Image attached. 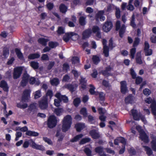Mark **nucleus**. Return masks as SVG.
Returning a JSON list of instances; mask_svg holds the SVG:
<instances>
[{"label": "nucleus", "mask_w": 156, "mask_h": 156, "mask_svg": "<svg viewBox=\"0 0 156 156\" xmlns=\"http://www.w3.org/2000/svg\"><path fill=\"white\" fill-rule=\"evenodd\" d=\"M144 147L145 151H146V153L147 155H151L152 154V151L150 147L146 146H144Z\"/></svg>", "instance_id": "nucleus-42"}, {"label": "nucleus", "mask_w": 156, "mask_h": 156, "mask_svg": "<svg viewBox=\"0 0 156 156\" xmlns=\"http://www.w3.org/2000/svg\"><path fill=\"white\" fill-rule=\"evenodd\" d=\"M64 87L69 89L72 92L74 91L77 87L76 85H73L71 84H68L65 85Z\"/></svg>", "instance_id": "nucleus-19"}, {"label": "nucleus", "mask_w": 156, "mask_h": 156, "mask_svg": "<svg viewBox=\"0 0 156 156\" xmlns=\"http://www.w3.org/2000/svg\"><path fill=\"white\" fill-rule=\"evenodd\" d=\"M83 136L82 134H80L76 135L74 136L73 138L70 140V142L72 143L76 142L79 141Z\"/></svg>", "instance_id": "nucleus-20"}, {"label": "nucleus", "mask_w": 156, "mask_h": 156, "mask_svg": "<svg viewBox=\"0 0 156 156\" xmlns=\"http://www.w3.org/2000/svg\"><path fill=\"white\" fill-rule=\"evenodd\" d=\"M125 145H123L122 146V148L119 150V154H123L125 151Z\"/></svg>", "instance_id": "nucleus-62"}, {"label": "nucleus", "mask_w": 156, "mask_h": 156, "mask_svg": "<svg viewBox=\"0 0 156 156\" xmlns=\"http://www.w3.org/2000/svg\"><path fill=\"white\" fill-rule=\"evenodd\" d=\"M15 51L18 58L20 59H22L23 58V56L22 53L20 52V50L16 48L15 49Z\"/></svg>", "instance_id": "nucleus-38"}, {"label": "nucleus", "mask_w": 156, "mask_h": 156, "mask_svg": "<svg viewBox=\"0 0 156 156\" xmlns=\"http://www.w3.org/2000/svg\"><path fill=\"white\" fill-rule=\"evenodd\" d=\"M54 99V105L56 107H59L60 106V103L62 100L65 101L67 102L68 101V98H57Z\"/></svg>", "instance_id": "nucleus-15"}, {"label": "nucleus", "mask_w": 156, "mask_h": 156, "mask_svg": "<svg viewBox=\"0 0 156 156\" xmlns=\"http://www.w3.org/2000/svg\"><path fill=\"white\" fill-rule=\"evenodd\" d=\"M92 59L94 63L95 64H97L100 61L99 57L97 55H94Z\"/></svg>", "instance_id": "nucleus-41"}, {"label": "nucleus", "mask_w": 156, "mask_h": 156, "mask_svg": "<svg viewBox=\"0 0 156 156\" xmlns=\"http://www.w3.org/2000/svg\"><path fill=\"white\" fill-rule=\"evenodd\" d=\"M143 79L140 77H137L136 78V83L137 84H140L142 81Z\"/></svg>", "instance_id": "nucleus-60"}, {"label": "nucleus", "mask_w": 156, "mask_h": 156, "mask_svg": "<svg viewBox=\"0 0 156 156\" xmlns=\"http://www.w3.org/2000/svg\"><path fill=\"white\" fill-rule=\"evenodd\" d=\"M30 78V77L29 75L27 73H25L23 75L22 79L28 82Z\"/></svg>", "instance_id": "nucleus-56"}, {"label": "nucleus", "mask_w": 156, "mask_h": 156, "mask_svg": "<svg viewBox=\"0 0 156 156\" xmlns=\"http://www.w3.org/2000/svg\"><path fill=\"white\" fill-rule=\"evenodd\" d=\"M34 98H40L41 96V91L40 90L36 91L34 94Z\"/></svg>", "instance_id": "nucleus-53"}, {"label": "nucleus", "mask_w": 156, "mask_h": 156, "mask_svg": "<svg viewBox=\"0 0 156 156\" xmlns=\"http://www.w3.org/2000/svg\"><path fill=\"white\" fill-rule=\"evenodd\" d=\"M58 45V44L56 42L50 41L48 43V45L50 48H55Z\"/></svg>", "instance_id": "nucleus-47"}, {"label": "nucleus", "mask_w": 156, "mask_h": 156, "mask_svg": "<svg viewBox=\"0 0 156 156\" xmlns=\"http://www.w3.org/2000/svg\"><path fill=\"white\" fill-rule=\"evenodd\" d=\"M151 146L153 151H156V137H154L151 142Z\"/></svg>", "instance_id": "nucleus-25"}, {"label": "nucleus", "mask_w": 156, "mask_h": 156, "mask_svg": "<svg viewBox=\"0 0 156 156\" xmlns=\"http://www.w3.org/2000/svg\"><path fill=\"white\" fill-rule=\"evenodd\" d=\"M89 86L90 87V88L89 90V92L92 95H97V93L94 90L95 89V87L92 84L90 85Z\"/></svg>", "instance_id": "nucleus-31"}, {"label": "nucleus", "mask_w": 156, "mask_h": 156, "mask_svg": "<svg viewBox=\"0 0 156 156\" xmlns=\"http://www.w3.org/2000/svg\"><path fill=\"white\" fill-rule=\"evenodd\" d=\"M22 69L20 67L15 68L14 69L13 73V78L16 79L19 78L22 73Z\"/></svg>", "instance_id": "nucleus-6"}, {"label": "nucleus", "mask_w": 156, "mask_h": 156, "mask_svg": "<svg viewBox=\"0 0 156 156\" xmlns=\"http://www.w3.org/2000/svg\"><path fill=\"white\" fill-rule=\"evenodd\" d=\"M72 73L73 74L75 77L77 78L80 74V73L78 72L76 70H73L72 71Z\"/></svg>", "instance_id": "nucleus-63"}, {"label": "nucleus", "mask_w": 156, "mask_h": 156, "mask_svg": "<svg viewBox=\"0 0 156 156\" xmlns=\"http://www.w3.org/2000/svg\"><path fill=\"white\" fill-rule=\"evenodd\" d=\"M115 46V44L113 43L112 39L111 38L109 41V45L108 46V52L109 50H112Z\"/></svg>", "instance_id": "nucleus-39"}, {"label": "nucleus", "mask_w": 156, "mask_h": 156, "mask_svg": "<svg viewBox=\"0 0 156 156\" xmlns=\"http://www.w3.org/2000/svg\"><path fill=\"white\" fill-rule=\"evenodd\" d=\"M136 63L139 64H142L143 62L141 58V53L140 52H138L136 57Z\"/></svg>", "instance_id": "nucleus-24"}, {"label": "nucleus", "mask_w": 156, "mask_h": 156, "mask_svg": "<svg viewBox=\"0 0 156 156\" xmlns=\"http://www.w3.org/2000/svg\"><path fill=\"white\" fill-rule=\"evenodd\" d=\"M86 16H81L79 18V23L81 26H84L86 24Z\"/></svg>", "instance_id": "nucleus-28"}, {"label": "nucleus", "mask_w": 156, "mask_h": 156, "mask_svg": "<svg viewBox=\"0 0 156 156\" xmlns=\"http://www.w3.org/2000/svg\"><path fill=\"white\" fill-rule=\"evenodd\" d=\"M43 140L46 142L49 145H52V142L51 140L46 137H43Z\"/></svg>", "instance_id": "nucleus-49"}, {"label": "nucleus", "mask_w": 156, "mask_h": 156, "mask_svg": "<svg viewBox=\"0 0 156 156\" xmlns=\"http://www.w3.org/2000/svg\"><path fill=\"white\" fill-rule=\"evenodd\" d=\"M145 54L146 55H150L152 54V51L151 49H147L144 50Z\"/></svg>", "instance_id": "nucleus-58"}, {"label": "nucleus", "mask_w": 156, "mask_h": 156, "mask_svg": "<svg viewBox=\"0 0 156 156\" xmlns=\"http://www.w3.org/2000/svg\"><path fill=\"white\" fill-rule=\"evenodd\" d=\"M80 113L81 115H82L84 118L87 117L88 114L86 108L85 107L82 108L80 110Z\"/></svg>", "instance_id": "nucleus-27"}, {"label": "nucleus", "mask_w": 156, "mask_h": 156, "mask_svg": "<svg viewBox=\"0 0 156 156\" xmlns=\"http://www.w3.org/2000/svg\"><path fill=\"white\" fill-rule=\"evenodd\" d=\"M91 139L89 138H83L80 141L79 144L80 145L86 143L90 142Z\"/></svg>", "instance_id": "nucleus-33"}, {"label": "nucleus", "mask_w": 156, "mask_h": 156, "mask_svg": "<svg viewBox=\"0 0 156 156\" xmlns=\"http://www.w3.org/2000/svg\"><path fill=\"white\" fill-rule=\"evenodd\" d=\"M81 79L80 80V84H81V88L84 89L86 88V81L85 78L82 77H81Z\"/></svg>", "instance_id": "nucleus-26"}, {"label": "nucleus", "mask_w": 156, "mask_h": 156, "mask_svg": "<svg viewBox=\"0 0 156 156\" xmlns=\"http://www.w3.org/2000/svg\"><path fill=\"white\" fill-rule=\"evenodd\" d=\"M104 12L103 11H99L96 14L95 16L96 20L97 21H98L100 19L101 21H104L105 19V17L103 16Z\"/></svg>", "instance_id": "nucleus-13"}, {"label": "nucleus", "mask_w": 156, "mask_h": 156, "mask_svg": "<svg viewBox=\"0 0 156 156\" xmlns=\"http://www.w3.org/2000/svg\"><path fill=\"white\" fill-rule=\"evenodd\" d=\"M72 62L73 64H77L79 62V59L77 57H75L73 58L72 59Z\"/></svg>", "instance_id": "nucleus-50"}, {"label": "nucleus", "mask_w": 156, "mask_h": 156, "mask_svg": "<svg viewBox=\"0 0 156 156\" xmlns=\"http://www.w3.org/2000/svg\"><path fill=\"white\" fill-rule=\"evenodd\" d=\"M9 53V49L7 47H4L3 50V55L5 58L7 57Z\"/></svg>", "instance_id": "nucleus-35"}, {"label": "nucleus", "mask_w": 156, "mask_h": 156, "mask_svg": "<svg viewBox=\"0 0 156 156\" xmlns=\"http://www.w3.org/2000/svg\"><path fill=\"white\" fill-rule=\"evenodd\" d=\"M116 138L119 143H121L122 144L126 143L125 139L124 137H118Z\"/></svg>", "instance_id": "nucleus-57"}, {"label": "nucleus", "mask_w": 156, "mask_h": 156, "mask_svg": "<svg viewBox=\"0 0 156 156\" xmlns=\"http://www.w3.org/2000/svg\"><path fill=\"white\" fill-rule=\"evenodd\" d=\"M140 137L144 143H148L149 142V137L145 132L141 133Z\"/></svg>", "instance_id": "nucleus-12"}, {"label": "nucleus", "mask_w": 156, "mask_h": 156, "mask_svg": "<svg viewBox=\"0 0 156 156\" xmlns=\"http://www.w3.org/2000/svg\"><path fill=\"white\" fill-rule=\"evenodd\" d=\"M53 95L52 91L50 90H48L46 94V97H49V98H51L53 96Z\"/></svg>", "instance_id": "nucleus-51"}, {"label": "nucleus", "mask_w": 156, "mask_h": 156, "mask_svg": "<svg viewBox=\"0 0 156 156\" xmlns=\"http://www.w3.org/2000/svg\"><path fill=\"white\" fill-rule=\"evenodd\" d=\"M80 98H75L73 101L74 105L76 107H77L81 102Z\"/></svg>", "instance_id": "nucleus-46"}, {"label": "nucleus", "mask_w": 156, "mask_h": 156, "mask_svg": "<svg viewBox=\"0 0 156 156\" xmlns=\"http://www.w3.org/2000/svg\"><path fill=\"white\" fill-rule=\"evenodd\" d=\"M57 32L60 34H64V28L62 27H58Z\"/></svg>", "instance_id": "nucleus-52"}, {"label": "nucleus", "mask_w": 156, "mask_h": 156, "mask_svg": "<svg viewBox=\"0 0 156 156\" xmlns=\"http://www.w3.org/2000/svg\"><path fill=\"white\" fill-rule=\"evenodd\" d=\"M92 32L94 33H96V37L99 38H101V35L100 32V30L99 27L97 26H94L93 27L92 30Z\"/></svg>", "instance_id": "nucleus-14"}, {"label": "nucleus", "mask_w": 156, "mask_h": 156, "mask_svg": "<svg viewBox=\"0 0 156 156\" xmlns=\"http://www.w3.org/2000/svg\"><path fill=\"white\" fill-rule=\"evenodd\" d=\"M95 152L98 153L101 156H106V154L103 152V148L101 146L97 147L95 149Z\"/></svg>", "instance_id": "nucleus-16"}, {"label": "nucleus", "mask_w": 156, "mask_h": 156, "mask_svg": "<svg viewBox=\"0 0 156 156\" xmlns=\"http://www.w3.org/2000/svg\"><path fill=\"white\" fill-rule=\"evenodd\" d=\"M69 66L67 63H65L63 65V69L64 71H67L68 69H69Z\"/></svg>", "instance_id": "nucleus-61"}, {"label": "nucleus", "mask_w": 156, "mask_h": 156, "mask_svg": "<svg viewBox=\"0 0 156 156\" xmlns=\"http://www.w3.org/2000/svg\"><path fill=\"white\" fill-rule=\"evenodd\" d=\"M75 127L77 132H80L85 127L84 124L79 123L75 124Z\"/></svg>", "instance_id": "nucleus-17"}, {"label": "nucleus", "mask_w": 156, "mask_h": 156, "mask_svg": "<svg viewBox=\"0 0 156 156\" xmlns=\"http://www.w3.org/2000/svg\"><path fill=\"white\" fill-rule=\"evenodd\" d=\"M151 108L152 114L156 112V102L155 101H153L151 104Z\"/></svg>", "instance_id": "nucleus-29"}, {"label": "nucleus", "mask_w": 156, "mask_h": 156, "mask_svg": "<svg viewBox=\"0 0 156 156\" xmlns=\"http://www.w3.org/2000/svg\"><path fill=\"white\" fill-rule=\"evenodd\" d=\"M40 55L37 53L31 54L28 56V58L30 59H33L39 57Z\"/></svg>", "instance_id": "nucleus-43"}, {"label": "nucleus", "mask_w": 156, "mask_h": 156, "mask_svg": "<svg viewBox=\"0 0 156 156\" xmlns=\"http://www.w3.org/2000/svg\"><path fill=\"white\" fill-rule=\"evenodd\" d=\"M0 87L3 88L4 91H8V87L6 82L5 81L2 80L1 81Z\"/></svg>", "instance_id": "nucleus-22"}, {"label": "nucleus", "mask_w": 156, "mask_h": 156, "mask_svg": "<svg viewBox=\"0 0 156 156\" xmlns=\"http://www.w3.org/2000/svg\"><path fill=\"white\" fill-rule=\"evenodd\" d=\"M30 90L26 89L24 91L22 98H29L30 96Z\"/></svg>", "instance_id": "nucleus-36"}, {"label": "nucleus", "mask_w": 156, "mask_h": 156, "mask_svg": "<svg viewBox=\"0 0 156 156\" xmlns=\"http://www.w3.org/2000/svg\"><path fill=\"white\" fill-rule=\"evenodd\" d=\"M135 17L134 14H133L132 16L130 21V25L133 28L136 27V24L135 23Z\"/></svg>", "instance_id": "nucleus-40"}, {"label": "nucleus", "mask_w": 156, "mask_h": 156, "mask_svg": "<svg viewBox=\"0 0 156 156\" xmlns=\"http://www.w3.org/2000/svg\"><path fill=\"white\" fill-rule=\"evenodd\" d=\"M30 64V66L35 69H38L39 66L38 63L35 61L31 62Z\"/></svg>", "instance_id": "nucleus-32"}, {"label": "nucleus", "mask_w": 156, "mask_h": 156, "mask_svg": "<svg viewBox=\"0 0 156 156\" xmlns=\"http://www.w3.org/2000/svg\"><path fill=\"white\" fill-rule=\"evenodd\" d=\"M50 83L52 85L57 86L59 83L58 79L54 78L50 80Z\"/></svg>", "instance_id": "nucleus-34"}, {"label": "nucleus", "mask_w": 156, "mask_h": 156, "mask_svg": "<svg viewBox=\"0 0 156 156\" xmlns=\"http://www.w3.org/2000/svg\"><path fill=\"white\" fill-rule=\"evenodd\" d=\"M144 94L147 96L150 94L151 93V91L148 89H145L143 90Z\"/></svg>", "instance_id": "nucleus-59"}, {"label": "nucleus", "mask_w": 156, "mask_h": 156, "mask_svg": "<svg viewBox=\"0 0 156 156\" xmlns=\"http://www.w3.org/2000/svg\"><path fill=\"white\" fill-rule=\"evenodd\" d=\"M84 151L87 156H92L91 151L88 147L85 148Z\"/></svg>", "instance_id": "nucleus-45"}, {"label": "nucleus", "mask_w": 156, "mask_h": 156, "mask_svg": "<svg viewBox=\"0 0 156 156\" xmlns=\"http://www.w3.org/2000/svg\"><path fill=\"white\" fill-rule=\"evenodd\" d=\"M31 144L30 145V146L33 149L41 151L45 150V147L43 145L36 144L35 142L32 140H31Z\"/></svg>", "instance_id": "nucleus-7"}, {"label": "nucleus", "mask_w": 156, "mask_h": 156, "mask_svg": "<svg viewBox=\"0 0 156 156\" xmlns=\"http://www.w3.org/2000/svg\"><path fill=\"white\" fill-rule=\"evenodd\" d=\"M36 104H37L35 103H33L30 104L28 106V110L30 111L31 112L33 111L34 114L35 113V110L37 108Z\"/></svg>", "instance_id": "nucleus-18"}, {"label": "nucleus", "mask_w": 156, "mask_h": 156, "mask_svg": "<svg viewBox=\"0 0 156 156\" xmlns=\"http://www.w3.org/2000/svg\"><path fill=\"white\" fill-rule=\"evenodd\" d=\"M140 42L139 39L138 37L135 38V40L133 43V47L136 46Z\"/></svg>", "instance_id": "nucleus-64"}, {"label": "nucleus", "mask_w": 156, "mask_h": 156, "mask_svg": "<svg viewBox=\"0 0 156 156\" xmlns=\"http://www.w3.org/2000/svg\"><path fill=\"white\" fill-rule=\"evenodd\" d=\"M131 112L134 119L136 120H139V117L138 115L137 110L133 109L131 110Z\"/></svg>", "instance_id": "nucleus-21"}, {"label": "nucleus", "mask_w": 156, "mask_h": 156, "mask_svg": "<svg viewBox=\"0 0 156 156\" xmlns=\"http://www.w3.org/2000/svg\"><path fill=\"white\" fill-rule=\"evenodd\" d=\"M125 29L126 27L125 25L124 24L122 25L119 31V36L121 37H122L123 35L125 32Z\"/></svg>", "instance_id": "nucleus-37"}, {"label": "nucleus", "mask_w": 156, "mask_h": 156, "mask_svg": "<svg viewBox=\"0 0 156 156\" xmlns=\"http://www.w3.org/2000/svg\"><path fill=\"white\" fill-rule=\"evenodd\" d=\"M49 40L44 38H39L38 40V42L43 46H45L47 44V42L49 41Z\"/></svg>", "instance_id": "nucleus-23"}, {"label": "nucleus", "mask_w": 156, "mask_h": 156, "mask_svg": "<svg viewBox=\"0 0 156 156\" xmlns=\"http://www.w3.org/2000/svg\"><path fill=\"white\" fill-rule=\"evenodd\" d=\"M61 12L63 13H65L67 11V7L63 4H61L59 7Z\"/></svg>", "instance_id": "nucleus-30"}, {"label": "nucleus", "mask_w": 156, "mask_h": 156, "mask_svg": "<svg viewBox=\"0 0 156 156\" xmlns=\"http://www.w3.org/2000/svg\"><path fill=\"white\" fill-rule=\"evenodd\" d=\"M120 83L121 91L123 94H125L128 91L126 83V81H121Z\"/></svg>", "instance_id": "nucleus-8"}, {"label": "nucleus", "mask_w": 156, "mask_h": 156, "mask_svg": "<svg viewBox=\"0 0 156 156\" xmlns=\"http://www.w3.org/2000/svg\"><path fill=\"white\" fill-rule=\"evenodd\" d=\"M89 134L93 139H98L100 137L99 133L95 129L91 130L89 132Z\"/></svg>", "instance_id": "nucleus-11"}, {"label": "nucleus", "mask_w": 156, "mask_h": 156, "mask_svg": "<svg viewBox=\"0 0 156 156\" xmlns=\"http://www.w3.org/2000/svg\"><path fill=\"white\" fill-rule=\"evenodd\" d=\"M79 37L78 35L74 32H70L66 34L63 37V39L65 42H68L70 38L73 40L77 39Z\"/></svg>", "instance_id": "nucleus-3"}, {"label": "nucleus", "mask_w": 156, "mask_h": 156, "mask_svg": "<svg viewBox=\"0 0 156 156\" xmlns=\"http://www.w3.org/2000/svg\"><path fill=\"white\" fill-rule=\"evenodd\" d=\"M72 119L71 115H67L64 117L62 128L63 132H66L70 129L72 124Z\"/></svg>", "instance_id": "nucleus-1"}, {"label": "nucleus", "mask_w": 156, "mask_h": 156, "mask_svg": "<svg viewBox=\"0 0 156 156\" xmlns=\"http://www.w3.org/2000/svg\"><path fill=\"white\" fill-rule=\"evenodd\" d=\"M48 98H42L38 101V105L40 108L41 110H45L48 107Z\"/></svg>", "instance_id": "nucleus-4"}, {"label": "nucleus", "mask_w": 156, "mask_h": 156, "mask_svg": "<svg viewBox=\"0 0 156 156\" xmlns=\"http://www.w3.org/2000/svg\"><path fill=\"white\" fill-rule=\"evenodd\" d=\"M57 120L56 117L52 115L49 116L47 120V126L50 129L55 127L57 124Z\"/></svg>", "instance_id": "nucleus-2"}, {"label": "nucleus", "mask_w": 156, "mask_h": 156, "mask_svg": "<svg viewBox=\"0 0 156 156\" xmlns=\"http://www.w3.org/2000/svg\"><path fill=\"white\" fill-rule=\"evenodd\" d=\"M120 11L119 8H116L115 15L117 18H119L120 17Z\"/></svg>", "instance_id": "nucleus-54"}, {"label": "nucleus", "mask_w": 156, "mask_h": 156, "mask_svg": "<svg viewBox=\"0 0 156 156\" xmlns=\"http://www.w3.org/2000/svg\"><path fill=\"white\" fill-rule=\"evenodd\" d=\"M103 48L102 54L105 56L107 57V41L105 39H103L102 41Z\"/></svg>", "instance_id": "nucleus-10"}, {"label": "nucleus", "mask_w": 156, "mask_h": 156, "mask_svg": "<svg viewBox=\"0 0 156 156\" xmlns=\"http://www.w3.org/2000/svg\"><path fill=\"white\" fill-rule=\"evenodd\" d=\"M133 98H125V101L126 104H133L134 103Z\"/></svg>", "instance_id": "nucleus-48"}, {"label": "nucleus", "mask_w": 156, "mask_h": 156, "mask_svg": "<svg viewBox=\"0 0 156 156\" xmlns=\"http://www.w3.org/2000/svg\"><path fill=\"white\" fill-rule=\"evenodd\" d=\"M62 112V109L61 108H55L54 110V112L57 116H60Z\"/></svg>", "instance_id": "nucleus-44"}, {"label": "nucleus", "mask_w": 156, "mask_h": 156, "mask_svg": "<svg viewBox=\"0 0 156 156\" xmlns=\"http://www.w3.org/2000/svg\"><path fill=\"white\" fill-rule=\"evenodd\" d=\"M136 48H133L131 49L130 51V56L132 58H133L135 56V53L136 52Z\"/></svg>", "instance_id": "nucleus-55"}, {"label": "nucleus", "mask_w": 156, "mask_h": 156, "mask_svg": "<svg viewBox=\"0 0 156 156\" xmlns=\"http://www.w3.org/2000/svg\"><path fill=\"white\" fill-rule=\"evenodd\" d=\"M30 98H21L20 102L17 104V107L21 109H25L28 107V105L27 103L28 102Z\"/></svg>", "instance_id": "nucleus-5"}, {"label": "nucleus", "mask_w": 156, "mask_h": 156, "mask_svg": "<svg viewBox=\"0 0 156 156\" xmlns=\"http://www.w3.org/2000/svg\"><path fill=\"white\" fill-rule=\"evenodd\" d=\"M92 33V30L90 29H88L83 31L82 33V39H85L89 38Z\"/></svg>", "instance_id": "nucleus-9"}]
</instances>
